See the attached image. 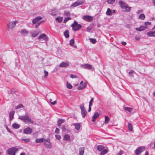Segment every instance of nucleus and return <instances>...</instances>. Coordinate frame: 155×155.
<instances>
[{
    "label": "nucleus",
    "instance_id": "nucleus-1",
    "mask_svg": "<svg viewBox=\"0 0 155 155\" xmlns=\"http://www.w3.org/2000/svg\"><path fill=\"white\" fill-rule=\"evenodd\" d=\"M119 4L120 7L123 9H125L127 11H129L130 10V7L127 5L124 2L121 0L119 2Z\"/></svg>",
    "mask_w": 155,
    "mask_h": 155
},
{
    "label": "nucleus",
    "instance_id": "nucleus-2",
    "mask_svg": "<svg viewBox=\"0 0 155 155\" xmlns=\"http://www.w3.org/2000/svg\"><path fill=\"white\" fill-rule=\"evenodd\" d=\"M73 30L74 31H77L80 29L81 28V25L80 24H78L77 21H75L74 23L71 25Z\"/></svg>",
    "mask_w": 155,
    "mask_h": 155
},
{
    "label": "nucleus",
    "instance_id": "nucleus-3",
    "mask_svg": "<svg viewBox=\"0 0 155 155\" xmlns=\"http://www.w3.org/2000/svg\"><path fill=\"white\" fill-rule=\"evenodd\" d=\"M44 144L46 148L51 149L53 148V146L50 142L49 137H48L47 139H45Z\"/></svg>",
    "mask_w": 155,
    "mask_h": 155
},
{
    "label": "nucleus",
    "instance_id": "nucleus-4",
    "mask_svg": "<svg viewBox=\"0 0 155 155\" xmlns=\"http://www.w3.org/2000/svg\"><path fill=\"white\" fill-rule=\"evenodd\" d=\"M18 150V148H17L12 147L8 149V153L10 155H15L16 152Z\"/></svg>",
    "mask_w": 155,
    "mask_h": 155
},
{
    "label": "nucleus",
    "instance_id": "nucleus-5",
    "mask_svg": "<svg viewBox=\"0 0 155 155\" xmlns=\"http://www.w3.org/2000/svg\"><path fill=\"white\" fill-rule=\"evenodd\" d=\"M17 22V21H14L9 22L7 25V30L9 31L10 30L14 28Z\"/></svg>",
    "mask_w": 155,
    "mask_h": 155
},
{
    "label": "nucleus",
    "instance_id": "nucleus-6",
    "mask_svg": "<svg viewBox=\"0 0 155 155\" xmlns=\"http://www.w3.org/2000/svg\"><path fill=\"white\" fill-rule=\"evenodd\" d=\"M145 150L144 147H140L137 148L135 150V152L136 155H139L143 151Z\"/></svg>",
    "mask_w": 155,
    "mask_h": 155
},
{
    "label": "nucleus",
    "instance_id": "nucleus-7",
    "mask_svg": "<svg viewBox=\"0 0 155 155\" xmlns=\"http://www.w3.org/2000/svg\"><path fill=\"white\" fill-rule=\"evenodd\" d=\"M38 39L40 40V41H43V43L48 40V37L45 34H42L39 36Z\"/></svg>",
    "mask_w": 155,
    "mask_h": 155
},
{
    "label": "nucleus",
    "instance_id": "nucleus-8",
    "mask_svg": "<svg viewBox=\"0 0 155 155\" xmlns=\"http://www.w3.org/2000/svg\"><path fill=\"white\" fill-rule=\"evenodd\" d=\"M84 3V2L82 0H78L74 2L71 6V7H75L82 4Z\"/></svg>",
    "mask_w": 155,
    "mask_h": 155
},
{
    "label": "nucleus",
    "instance_id": "nucleus-9",
    "mask_svg": "<svg viewBox=\"0 0 155 155\" xmlns=\"http://www.w3.org/2000/svg\"><path fill=\"white\" fill-rule=\"evenodd\" d=\"M80 108L81 111V114L83 118L86 115L87 112L85 110L83 105H81Z\"/></svg>",
    "mask_w": 155,
    "mask_h": 155
},
{
    "label": "nucleus",
    "instance_id": "nucleus-10",
    "mask_svg": "<svg viewBox=\"0 0 155 155\" xmlns=\"http://www.w3.org/2000/svg\"><path fill=\"white\" fill-rule=\"evenodd\" d=\"M83 18L85 21L88 22H90L93 20V18L92 16L86 15L84 16L83 17Z\"/></svg>",
    "mask_w": 155,
    "mask_h": 155
},
{
    "label": "nucleus",
    "instance_id": "nucleus-11",
    "mask_svg": "<svg viewBox=\"0 0 155 155\" xmlns=\"http://www.w3.org/2000/svg\"><path fill=\"white\" fill-rule=\"evenodd\" d=\"M24 122L25 123L30 122L32 124H33L34 122L33 121L31 118L29 117L27 115H25V120Z\"/></svg>",
    "mask_w": 155,
    "mask_h": 155
},
{
    "label": "nucleus",
    "instance_id": "nucleus-12",
    "mask_svg": "<svg viewBox=\"0 0 155 155\" xmlns=\"http://www.w3.org/2000/svg\"><path fill=\"white\" fill-rule=\"evenodd\" d=\"M69 65V62L68 61L66 62H62L59 65V67L61 68L67 67Z\"/></svg>",
    "mask_w": 155,
    "mask_h": 155
},
{
    "label": "nucleus",
    "instance_id": "nucleus-13",
    "mask_svg": "<svg viewBox=\"0 0 155 155\" xmlns=\"http://www.w3.org/2000/svg\"><path fill=\"white\" fill-rule=\"evenodd\" d=\"M83 81H82L81 82L80 84V85H81V86L79 87L78 88V89L79 90H81L84 89L86 86L87 84L86 82L84 83L83 85L82 86V85L83 84Z\"/></svg>",
    "mask_w": 155,
    "mask_h": 155
},
{
    "label": "nucleus",
    "instance_id": "nucleus-14",
    "mask_svg": "<svg viewBox=\"0 0 155 155\" xmlns=\"http://www.w3.org/2000/svg\"><path fill=\"white\" fill-rule=\"evenodd\" d=\"M100 114L98 112L95 113L93 116L92 117V121L94 122L95 121L96 118H98Z\"/></svg>",
    "mask_w": 155,
    "mask_h": 155
},
{
    "label": "nucleus",
    "instance_id": "nucleus-15",
    "mask_svg": "<svg viewBox=\"0 0 155 155\" xmlns=\"http://www.w3.org/2000/svg\"><path fill=\"white\" fill-rule=\"evenodd\" d=\"M147 28V26H141L140 27L136 28V30L137 31H141L145 30Z\"/></svg>",
    "mask_w": 155,
    "mask_h": 155
},
{
    "label": "nucleus",
    "instance_id": "nucleus-16",
    "mask_svg": "<svg viewBox=\"0 0 155 155\" xmlns=\"http://www.w3.org/2000/svg\"><path fill=\"white\" fill-rule=\"evenodd\" d=\"M32 131V129L30 127H28L24 129V132L26 134H29Z\"/></svg>",
    "mask_w": 155,
    "mask_h": 155
},
{
    "label": "nucleus",
    "instance_id": "nucleus-17",
    "mask_svg": "<svg viewBox=\"0 0 155 155\" xmlns=\"http://www.w3.org/2000/svg\"><path fill=\"white\" fill-rule=\"evenodd\" d=\"M147 35L150 37H155V31H150L147 33Z\"/></svg>",
    "mask_w": 155,
    "mask_h": 155
},
{
    "label": "nucleus",
    "instance_id": "nucleus-18",
    "mask_svg": "<svg viewBox=\"0 0 155 155\" xmlns=\"http://www.w3.org/2000/svg\"><path fill=\"white\" fill-rule=\"evenodd\" d=\"M42 19V17L40 16H38L36 17L32 21V23L34 24H36L37 22H38L39 21Z\"/></svg>",
    "mask_w": 155,
    "mask_h": 155
},
{
    "label": "nucleus",
    "instance_id": "nucleus-19",
    "mask_svg": "<svg viewBox=\"0 0 155 155\" xmlns=\"http://www.w3.org/2000/svg\"><path fill=\"white\" fill-rule=\"evenodd\" d=\"M84 68L87 69H91L92 68V66L91 65L88 64H85L81 65Z\"/></svg>",
    "mask_w": 155,
    "mask_h": 155
},
{
    "label": "nucleus",
    "instance_id": "nucleus-20",
    "mask_svg": "<svg viewBox=\"0 0 155 155\" xmlns=\"http://www.w3.org/2000/svg\"><path fill=\"white\" fill-rule=\"evenodd\" d=\"M20 32L22 35L25 36L28 34V32L26 29H24L21 30Z\"/></svg>",
    "mask_w": 155,
    "mask_h": 155
},
{
    "label": "nucleus",
    "instance_id": "nucleus-21",
    "mask_svg": "<svg viewBox=\"0 0 155 155\" xmlns=\"http://www.w3.org/2000/svg\"><path fill=\"white\" fill-rule=\"evenodd\" d=\"M45 139L43 138H38L36 139L35 142L36 143H41L44 142Z\"/></svg>",
    "mask_w": 155,
    "mask_h": 155
},
{
    "label": "nucleus",
    "instance_id": "nucleus-22",
    "mask_svg": "<svg viewBox=\"0 0 155 155\" xmlns=\"http://www.w3.org/2000/svg\"><path fill=\"white\" fill-rule=\"evenodd\" d=\"M15 114V111H12L10 112L9 114V120H12L14 118V116Z\"/></svg>",
    "mask_w": 155,
    "mask_h": 155
},
{
    "label": "nucleus",
    "instance_id": "nucleus-23",
    "mask_svg": "<svg viewBox=\"0 0 155 155\" xmlns=\"http://www.w3.org/2000/svg\"><path fill=\"white\" fill-rule=\"evenodd\" d=\"M39 32L38 31H31V36L33 37H35L37 36L39 34Z\"/></svg>",
    "mask_w": 155,
    "mask_h": 155
},
{
    "label": "nucleus",
    "instance_id": "nucleus-24",
    "mask_svg": "<svg viewBox=\"0 0 155 155\" xmlns=\"http://www.w3.org/2000/svg\"><path fill=\"white\" fill-rule=\"evenodd\" d=\"M84 148L83 147H81L79 148V154L80 155H83L84 153Z\"/></svg>",
    "mask_w": 155,
    "mask_h": 155
},
{
    "label": "nucleus",
    "instance_id": "nucleus-25",
    "mask_svg": "<svg viewBox=\"0 0 155 155\" xmlns=\"http://www.w3.org/2000/svg\"><path fill=\"white\" fill-rule=\"evenodd\" d=\"M12 126L14 128L17 129L19 128L20 126L19 124L16 123H15L12 124Z\"/></svg>",
    "mask_w": 155,
    "mask_h": 155
},
{
    "label": "nucleus",
    "instance_id": "nucleus-26",
    "mask_svg": "<svg viewBox=\"0 0 155 155\" xmlns=\"http://www.w3.org/2000/svg\"><path fill=\"white\" fill-rule=\"evenodd\" d=\"M73 125L75 126L76 130H78L80 128V125L79 123H74Z\"/></svg>",
    "mask_w": 155,
    "mask_h": 155
},
{
    "label": "nucleus",
    "instance_id": "nucleus-27",
    "mask_svg": "<svg viewBox=\"0 0 155 155\" xmlns=\"http://www.w3.org/2000/svg\"><path fill=\"white\" fill-rule=\"evenodd\" d=\"M112 13V11L109 8H108L106 12V14L108 15H111Z\"/></svg>",
    "mask_w": 155,
    "mask_h": 155
},
{
    "label": "nucleus",
    "instance_id": "nucleus-28",
    "mask_svg": "<svg viewBox=\"0 0 155 155\" xmlns=\"http://www.w3.org/2000/svg\"><path fill=\"white\" fill-rule=\"evenodd\" d=\"M64 139L66 141L70 140L69 136L67 134L65 135L64 136Z\"/></svg>",
    "mask_w": 155,
    "mask_h": 155
},
{
    "label": "nucleus",
    "instance_id": "nucleus-29",
    "mask_svg": "<svg viewBox=\"0 0 155 155\" xmlns=\"http://www.w3.org/2000/svg\"><path fill=\"white\" fill-rule=\"evenodd\" d=\"M64 34L65 37H66V38H68L69 36V31L68 30H66L64 32Z\"/></svg>",
    "mask_w": 155,
    "mask_h": 155
},
{
    "label": "nucleus",
    "instance_id": "nucleus-30",
    "mask_svg": "<svg viewBox=\"0 0 155 155\" xmlns=\"http://www.w3.org/2000/svg\"><path fill=\"white\" fill-rule=\"evenodd\" d=\"M97 149L99 151H101L104 149V147L102 145H99L97 147Z\"/></svg>",
    "mask_w": 155,
    "mask_h": 155
},
{
    "label": "nucleus",
    "instance_id": "nucleus-31",
    "mask_svg": "<svg viewBox=\"0 0 155 155\" xmlns=\"http://www.w3.org/2000/svg\"><path fill=\"white\" fill-rule=\"evenodd\" d=\"M63 17H58L56 18V20H57L59 23H61L63 20Z\"/></svg>",
    "mask_w": 155,
    "mask_h": 155
},
{
    "label": "nucleus",
    "instance_id": "nucleus-32",
    "mask_svg": "<svg viewBox=\"0 0 155 155\" xmlns=\"http://www.w3.org/2000/svg\"><path fill=\"white\" fill-rule=\"evenodd\" d=\"M124 109L127 112V111L128 112H130L132 110V108L129 107H125Z\"/></svg>",
    "mask_w": 155,
    "mask_h": 155
},
{
    "label": "nucleus",
    "instance_id": "nucleus-33",
    "mask_svg": "<svg viewBox=\"0 0 155 155\" xmlns=\"http://www.w3.org/2000/svg\"><path fill=\"white\" fill-rule=\"evenodd\" d=\"M64 121L63 120L60 119L58 121V126H60L61 124L63 123Z\"/></svg>",
    "mask_w": 155,
    "mask_h": 155
},
{
    "label": "nucleus",
    "instance_id": "nucleus-34",
    "mask_svg": "<svg viewBox=\"0 0 155 155\" xmlns=\"http://www.w3.org/2000/svg\"><path fill=\"white\" fill-rule=\"evenodd\" d=\"M128 129L130 131H132L133 130L132 125L131 124L129 123L128 125Z\"/></svg>",
    "mask_w": 155,
    "mask_h": 155
},
{
    "label": "nucleus",
    "instance_id": "nucleus-35",
    "mask_svg": "<svg viewBox=\"0 0 155 155\" xmlns=\"http://www.w3.org/2000/svg\"><path fill=\"white\" fill-rule=\"evenodd\" d=\"M139 19L143 20L144 19L145 16L144 14H141L139 16Z\"/></svg>",
    "mask_w": 155,
    "mask_h": 155
},
{
    "label": "nucleus",
    "instance_id": "nucleus-36",
    "mask_svg": "<svg viewBox=\"0 0 155 155\" xmlns=\"http://www.w3.org/2000/svg\"><path fill=\"white\" fill-rule=\"evenodd\" d=\"M107 152V150L106 149H105L101 152L100 155H104L106 154Z\"/></svg>",
    "mask_w": 155,
    "mask_h": 155
},
{
    "label": "nucleus",
    "instance_id": "nucleus-37",
    "mask_svg": "<svg viewBox=\"0 0 155 155\" xmlns=\"http://www.w3.org/2000/svg\"><path fill=\"white\" fill-rule=\"evenodd\" d=\"M110 120L108 117L105 116V121L106 124H107Z\"/></svg>",
    "mask_w": 155,
    "mask_h": 155
},
{
    "label": "nucleus",
    "instance_id": "nucleus-38",
    "mask_svg": "<svg viewBox=\"0 0 155 155\" xmlns=\"http://www.w3.org/2000/svg\"><path fill=\"white\" fill-rule=\"evenodd\" d=\"M89 40H90V41L93 44H95L97 42L96 40L94 38H90Z\"/></svg>",
    "mask_w": 155,
    "mask_h": 155
},
{
    "label": "nucleus",
    "instance_id": "nucleus-39",
    "mask_svg": "<svg viewBox=\"0 0 155 155\" xmlns=\"http://www.w3.org/2000/svg\"><path fill=\"white\" fill-rule=\"evenodd\" d=\"M70 13L69 11H66L64 12V15L66 16H70Z\"/></svg>",
    "mask_w": 155,
    "mask_h": 155
},
{
    "label": "nucleus",
    "instance_id": "nucleus-40",
    "mask_svg": "<svg viewBox=\"0 0 155 155\" xmlns=\"http://www.w3.org/2000/svg\"><path fill=\"white\" fill-rule=\"evenodd\" d=\"M71 18L69 17H68L64 18V23H66L68 20L71 19Z\"/></svg>",
    "mask_w": 155,
    "mask_h": 155
},
{
    "label": "nucleus",
    "instance_id": "nucleus-41",
    "mask_svg": "<svg viewBox=\"0 0 155 155\" xmlns=\"http://www.w3.org/2000/svg\"><path fill=\"white\" fill-rule=\"evenodd\" d=\"M115 0H108L107 3L109 4H113L115 3Z\"/></svg>",
    "mask_w": 155,
    "mask_h": 155
},
{
    "label": "nucleus",
    "instance_id": "nucleus-42",
    "mask_svg": "<svg viewBox=\"0 0 155 155\" xmlns=\"http://www.w3.org/2000/svg\"><path fill=\"white\" fill-rule=\"evenodd\" d=\"M21 140L23 141H24L25 142L28 143L30 141V140L29 138L25 139V138H21Z\"/></svg>",
    "mask_w": 155,
    "mask_h": 155
},
{
    "label": "nucleus",
    "instance_id": "nucleus-43",
    "mask_svg": "<svg viewBox=\"0 0 155 155\" xmlns=\"http://www.w3.org/2000/svg\"><path fill=\"white\" fill-rule=\"evenodd\" d=\"M25 116H19L18 118L24 121L25 120Z\"/></svg>",
    "mask_w": 155,
    "mask_h": 155
},
{
    "label": "nucleus",
    "instance_id": "nucleus-44",
    "mask_svg": "<svg viewBox=\"0 0 155 155\" xmlns=\"http://www.w3.org/2000/svg\"><path fill=\"white\" fill-rule=\"evenodd\" d=\"M66 85L67 87L69 89H71L72 87V85L68 83V82L67 83Z\"/></svg>",
    "mask_w": 155,
    "mask_h": 155
},
{
    "label": "nucleus",
    "instance_id": "nucleus-45",
    "mask_svg": "<svg viewBox=\"0 0 155 155\" xmlns=\"http://www.w3.org/2000/svg\"><path fill=\"white\" fill-rule=\"evenodd\" d=\"M74 41L73 39H71L70 41V45L71 46H73L74 45Z\"/></svg>",
    "mask_w": 155,
    "mask_h": 155
},
{
    "label": "nucleus",
    "instance_id": "nucleus-46",
    "mask_svg": "<svg viewBox=\"0 0 155 155\" xmlns=\"http://www.w3.org/2000/svg\"><path fill=\"white\" fill-rule=\"evenodd\" d=\"M23 107V105H22L21 104H19L18 105L16 106L15 107V109H17L20 108L21 107Z\"/></svg>",
    "mask_w": 155,
    "mask_h": 155
},
{
    "label": "nucleus",
    "instance_id": "nucleus-47",
    "mask_svg": "<svg viewBox=\"0 0 155 155\" xmlns=\"http://www.w3.org/2000/svg\"><path fill=\"white\" fill-rule=\"evenodd\" d=\"M134 73V72L133 71H131L129 72V74L130 76H133V74Z\"/></svg>",
    "mask_w": 155,
    "mask_h": 155
},
{
    "label": "nucleus",
    "instance_id": "nucleus-48",
    "mask_svg": "<svg viewBox=\"0 0 155 155\" xmlns=\"http://www.w3.org/2000/svg\"><path fill=\"white\" fill-rule=\"evenodd\" d=\"M50 102L51 103L52 105H55L56 104L57 102L56 101H54L53 102H52V100L51 99H50L49 100Z\"/></svg>",
    "mask_w": 155,
    "mask_h": 155
},
{
    "label": "nucleus",
    "instance_id": "nucleus-49",
    "mask_svg": "<svg viewBox=\"0 0 155 155\" xmlns=\"http://www.w3.org/2000/svg\"><path fill=\"white\" fill-rule=\"evenodd\" d=\"M93 100H94V98H91V100L89 102V106H92V103L93 101Z\"/></svg>",
    "mask_w": 155,
    "mask_h": 155
},
{
    "label": "nucleus",
    "instance_id": "nucleus-50",
    "mask_svg": "<svg viewBox=\"0 0 155 155\" xmlns=\"http://www.w3.org/2000/svg\"><path fill=\"white\" fill-rule=\"evenodd\" d=\"M55 136L56 138L58 140H60L61 138V137L59 135H56Z\"/></svg>",
    "mask_w": 155,
    "mask_h": 155
},
{
    "label": "nucleus",
    "instance_id": "nucleus-51",
    "mask_svg": "<svg viewBox=\"0 0 155 155\" xmlns=\"http://www.w3.org/2000/svg\"><path fill=\"white\" fill-rule=\"evenodd\" d=\"M61 129L63 131H65L66 130V127L65 126H62L61 127Z\"/></svg>",
    "mask_w": 155,
    "mask_h": 155
},
{
    "label": "nucleus",
    "instance_id": "nucleus-52",
    "mask_svg": "<svg viewBox=\"0 0 155 155\" xmlns=\"http://www.w3.org/2000/svg\"><path fill=\"white\" fill-rule=\"evenodd\" d=\"M44 73L45 74V77H47L48 75V72L46 70H45L44 71Z\"/></svg>",
    "mask_w": 155,
    "mask_h": 155
},
{
    "label": "nucleus",
    "instance_id": "nucleus-53",
    "mask_svg": "<svg viewBox=\"0 0 155 155\" xmlns=\"http://www.w3.org/2000/svg\"><path fill=\"white\" fill-rule=\"evenodd\" d=\"M70 77L72 78H77V76H76L73 74L70 75Z\"/></svg>",
    "mask_w": 155,
    "mask_h": 155
},
{
    "label": "nucleus",
    "instance_id": "nucleus-54",
    "mask_svg": "<svg viewBox=\"0 0 155 155\" xmlns=\"http://www.w3.org/2000/svg\"><path fill=\"white\" fill-rule=\"evenodd\" d=\"M87 31L88 32H89L91 30L92 28L91 27H89L87 28Z\"/></svg>",
    "mask_w": 155,
    "mask_h": 155
},
{
    "label": "nucleus",
    "instance_id": "nucleus-55",
    "mask_svg": "<svg viewBox=\"0 0 155 155\" xmlns=\"http://www.w3.org/2000/svg\"><path fill=\"white\" fill-rule=\"evenodd\" d=\"M144 24L145 25V26H146L147 25H150L151 24V22H146Z\"/></svg>",
    "mask_w": 155,
    "mask_h": 155
},
{
    "label": "nucleus",
    "instance_id": "nucleus-56",
    "mask_svg": "<svg viewBox=\"0 0 155 155\" xmlns=\"http://www.w3.org/2000/svg\"><path fill=\"white\" fill-rule=\"evenodd\" d=\"M55 132L56 133H59V129L57 128H56Z\"/></svg>",
    "mask_w": 155,
    "mask_h": 155
},
{
    "label": "nucleus",
    "instance_id": "nucleus-57",
    "mask_svg": "<svg viewBox=\"0 0 155 155\" xmlns=\"http://www.w3.org/2000/svg\"><path fill=\"white\" fill-rule=\"evenodd\" d=\"M123 154V152L122 151L120 150V152L118 153L117 154V155H122V154Z\"/></svg>",
    "mask_w": 155,
    "mask_h": 155
},
{
    "label": "nucleus",
    "instance_id": "nucleus-58",
    "mask_svg": "<svg viewBox=\"0 0 155 155\" xmlns=\"http://www.w3.org/2000/svg\"><path fill=\"white\" fill-rule=\"evenodd\" d=\"M121 44L123 46H125L126 45V43L124 41L121 42Z\"/></svg>",
    "mask_w": 155,
    "mask_h": 155
},
{
    "label": "nucleus",
    "instance_id": "nucleus-59",
    "mask_svg": "<svg viewBox=\"0 0 155 155\" xmlns=\"http://www.w3.org/2000/svg\"><path fill=\"white\" fill-rule=\"evenodd\" d=\"M41 23V22H39L38 23H37L36 24V25H35V27H36V28H37L39 25H40Z\"/></svg>",
    "mask_w": 155,
    "mask_h": 155
},
{
    "label": "nucleus",
    "instance_id": "nucleus-60",
    "mask_svg": "<svg viewBox=\"0 0 155 155\" xmlns=\"http://www.w3.org/2000/svg\"><path fill=\"white\" fill-rule=\"evenodd\" d=\"M6 129L7 130H8V131L10 133H11V131L9 129L8 127H6Z\"/></svg>",
    "mask_w": 155,
    "mask_h": 155
},
{
    "label": "nucleus",
    "instance_id": "nucleus-61",
    "mask_svg": "<svg viewBox=\"0 0 155 155\" xmlns=\"http://www.w3.org/2000/svg\"><path fill=\"white\" fill-rule=\"evenodd\" d=\"M91 106H89V109L88 110V111L89 112H90L91 110Z\"/></svg>",
    "mask_w": 155,
    "mask_h": 155
},
{
    "label": "nucleus",
    "instance_id": "nucleus-62",
    "mask_svg": "<svg viewBox=\"0 0 155 155\" xmlns=\"http://www.w3.org/2000/svg\"><path fill=\"white\" fill-rule=\"evenodd\" d=\"M153 2L154 6H155V0H152Z\"/></svg>",
    "mask_w": 155,
    "mask_h": 155
},
{
    "label": "nucleus",
    "instance_id": "nucleus-63",
    "mask_svg": "<svg viewBox=\"0 0 155 155\" xmlns=\"http://www.w3.org/2000/svg\"><path fill=\"white\" fill-rule=\"evenodd\" d=\"M20 155H25V153H21Z\"/></svg>",
    "mask_w": 155,
    "mask_h": 155
},
{
    "label": "nucleus",
    "instance_id": "nucleus-64",
    "mask_svg": "<svg viewBox=\"0 0 155 155\" xmlns=\"http://www.w3.org/2000/svg\"><path fill=\"white\" fill-rule=\"evenodd\" d=\"M145 155H148V151H147L146 152Z\"/></svg>",
    "mask_w": 155,
    "mask_h": 155
}]
</instances>
